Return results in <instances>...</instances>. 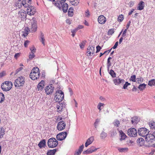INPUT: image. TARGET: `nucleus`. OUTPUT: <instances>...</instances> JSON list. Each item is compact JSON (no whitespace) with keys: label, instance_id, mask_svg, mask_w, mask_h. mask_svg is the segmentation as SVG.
I'll use <instances>...</instances> for the list:
<instances>
[{"label":"nucleus","instance_id":"nucleus-1","mask_svg":"<svg viewBox=\"0 0 155 155\" xmlns=\"http://www.w3.org/2000/svg\"><path fill=\"white\" fill-rule=\"evenodd\" d=\"M54 5L58 8L60 10H62L63 12L65 13L67 12L68 5L66 3H61L60 1H56L54 3Z\"/></svg>","mask_w":155,"mask_h":155},{"label":"nucleus","instance_id":"nucleus-2","mask_svg":"<svg viewBox=\"0 0 155 155\" xmlns=\"http://www.w3.org/2000/svg\"><path fill=\"white\" fill-rule=\"evenodd\" d=\"M12 83L10 81H5L4 83L1 84L2 89L4 91H7L10 90L12 87Z\"/></svg>","mask_w":155,"mask_h":155},{"label":"nucleus","instance_id":"nucleus-3","mask_svg":"<svg viewBox=\"0 0 155 155\" xmlns=\"http://www.w3.org/2000/svg\"><path fill=\"white\" fill-rule=\"evenodd\" d=\"M25 82L24 79L21 76L18 78L15 81L14 84L15 87L17 89L19 88V87L22 86Z\"/></svg>","mask_w":155,"mask_h":155},{"label":"nucleus","instance_id":"nucleus-4","mask_svg":"<svg viewBox=\"0 0 155 155\" xmlns=\"http://www.w3.org/2000/svg\"><path fill=\"white\" fill-rule=\"evenodd\" d=\"M64 94L61 91H58L55 94L54 99L56 101L60 102L64 99Z\"/></svg>","mask_w":155,"mask_h":155},{"label":"nucleus","instance_id":"nucleus-5","mask_svg":"<svg viewBox=\"0 0 155 155\" xmlns=\"http://www.w3.org/2000/svg\"><path fill=\"white\" fill-rule=\"evenodd\" d=\"M47 143L49 147L53 148L58 145V142L55 138L52 137L48 140Z\"/></svg>","mask_w":155,"mask_h":155},{"label":"nucleus","instance_id":"nucleus-6","mask_svg":"<svg viewBox=\"0 0 155 155\" xmlns=\"http://www.w3.org/2000/svg\"><path fill=\"white\" fill-rule=\"evenodd\" d=\"M30 21L31 25L30 29V32L32 33L36 31L37 28V21L36 20V19L34 18H33Z\"/></svg>","mask_w":155,"mask_h":155},{"label":"nucleus","instance_id":"nucleus-7","mask_svg":"<svg viewBox=\"0 0 155 155\" xmlns=\"http://www.w3.org/2000/svg\"><path fill=\"white\" fill-rule=\"evenodd\" d=\"M54 87L53 85L50 84L48 86H46L45 88V91L47 95L51 94L54 92Z\"/></svg>","mask_w":155,"mask_h":155},{"label":"nucleus","instance_id":"nucleus-8","mask_svg":"<svg viewBox=\"0 0 155 155\" xmlns=\"http://www.w3.org/2000/svg\"><path fill=\"white\" fill-rule=\"evenodd\" d=\"M145 140L146 142L150 144L154 142L155 140V137L153 134L148 133L145 137Z\"/></svg>","mask_w":155,"mask_h":155},{"label":"nucleus","instance_id":"nucleus-9","mask_svg":"<svg viewBox=\"0 0 155 155\" xmlns=\"http://www.w3.org/2000/svg\"><path fill=\"white\" fill-rule=\"evenodd\" d=\"M149 133L148 130L144 127L140 128L138 130L139 134L143 137H145Z\"/></svg>","mask_w":155,"mask_h":155},{"label":"nucleus","instance_id":"nucleus-10","mask_svg":"<svg viewBox=\"0 0 155 155\" xmlns=\"http://www.w3.org/2000/svg\"><path fill=\"white\" fill-rule=\"evenodd\" d=\"M127 134L130 137H135L137 136V131L135 128H131L128 130Z\"/></svg>","mask_w":155,"mask_h":155},{"label":"nucleus","instance_id":"nucleus-11","mask_svg":"<svg viewBox=\"0 0 155 155\" xmlns=\"http://www.w3.org/2000/svg\"><path fill=\"white\" fill-rule=\"evenodd\" d=\"M67 134V132L66 131L60 133L57 135V139L58 140L62 141L66 138Z\"/></svg>","mask_w":155,"mask_h":155},{"label":"nucleus","instance_id":"nucleus-12","mask_svg":"<svg viewBox=\"0 0 155 155\" xmlns=\"http://www.w3.org/2000/svg\"><path fill=\"white\" fill-rule=\"evenodd\" d=\"M66 124L63 121L59 122L57 125V129L59 131H62L64 130Z\"/></svg>","mask_w":155,"mask_h":155},{"label":"nucleus","instance_id":"nucleus-13","mask_svg":"<svg viewBox=\"0 0 155 155\" xmlns=\"http://www.w3.org/2000/svg\"><path fill=\"white\" fill-rule=\"evenodd\" d=\"M95 47L92 46H89L87 48V56H91L93 55L94 52Z\"/></svg>","mask_w":155,"mask_h":155},{"label":"nucleus","instance_id":"nucleus-14","mask_svg":"<svg viewBox=\"0 0 155 155\" xmlns=\"http://www.w3.org/2000/svg\"><path fill=\"white\" fill-rule=\"evenodd\" d=\"M113 81L116 85H118L120 84H123L124 83L125 81L123 79H120L118 77L114 79Z\"/></svg>","mask_w":155,"mask_h":155},{"label":"nucleus","instance_id":"nucleus-15","mask_svg":"<svg viewBox=\"0 0 155 155\" xmlns=\"http://www.w3.org/2000/svg\"><path fill=\"white\" fill-rule=\"evenodd\" d=\"M65 104L64 103L62 102L60 103V102H59L57 105V107L58 112L60 113L61 112L62 110L65 107Z\"/></svg>","mask_w":155,"mask_h":155},{"label":"nucleus","instance_id":"nucleus-16","mask_svg":"<svg viewBox=\"0 0 155 155\" xmlns=\"http://www.w3.org/2000/svg\"><path fill=\"white\" fill-rule=\"evenodd\" d=\"M106 21V18L103 15H101L98 17V21L101 24H104Z\"/></svg>","mask_w":155,"mask_h":155},{"label":"nucleus","instance_id":"nucleus-17","mask_svg":"<svg viewBox=\"0 0 155 155\" xmlns=\"http://www.w3.org/2000/svg\"><path fill=\"white\" fill-rule=\"evenodd\" d=\"M30 50L31 51V53L30 54V59H32L35 57V53L36 52V49L34 47L30 48Z\"/></svg>","mask_w":155,"mask_h":155},{"label":"nucleus","instance_id":"nucleus-18","mask_svg":"<svg viewBox=\"0 0 155 155\" xmlns=\"http://www.w3.org/2000/svg\"><path fill=\"white\" fill-rule=\"evenodd\" d=\"M26 14L24 10H21L18 12L19 17L23 19H25L26 17Z\"/></svg>","mask_w":155,"mask_h":155},{"label":"nucleus","instance_id":"nucleus-19","mask_svg":"<svg viewBox=\"0 0 155 155\" xmlns=\"http://www.w3.org/2000/svg\"><path fill=\"white\" fill-rule=\"evenodd\" d=\"M40 77V74L38 75L37 73H33L31 72L30 74V78L33 80L37 79Z\"/></svg>","mask_w":155,"mask_h":155},{"label":"nucleus","instance_id":"nucleus-20","mask_svg":"<svg viewBox=\"0 0 155 155\" xmlns=\"http://www.w3.org/2000/svg\"><path fill=\"white\" fill-rule=\"evenodd\" d=\"M94 137L93 136H91L87 140L85 143V146L87 147L88 145L91 144L94 140Z\"/></svg>","mask_w":155,"mask_h":155},{"label":"nucleus","instance_id":"nucleus-21","mask_svg":"<svg viewBox=\"0 0 155 155\" xmlns=\"http://www.w3.org/2000/svg\"><path fill=\"white\" fill-rule=\"evenodd\" d=\"M29 2V0H27L26 1L25 0H23L22 1V5L24 6V7L25 8H27L26 10V11L27 12V14L29 12V5L28 3H28Z\"/></svg>","mask_w":155,"mask_h":155},{"label":"nucleus","instance_id":"nucleus-22","mask_svg":"<svg viewBox=\"0 0 155 155\" xmlns=\"http://www.w3.org/2000/svg\"><path fill=\"white\" fill-rule=\"evenodd\" d=\"M44 83L45 82L43 80H41V81L38 83L37 87L38 91H41L42 90L45 85Z\"/></svg>","mask_w":155,"mask_h":155},{"label":"nucleus","instance_id":"nucleus-23","mask_svg":"<svg viewBox=\"0 0 155 155\" xmlns=\"http://www.w3.org/2000/svg\"><path fill=\"white\" fill-rule=\"evenodd\" d=\"M84 147L83 144L80 146L78 149L76 150L75 151L74 153V155H80L83 150Z\"/></svg>","mask_w":155,"mask_h":155},{"label":"nucleus","instance_id":"nucleus-24","mask_svg":"<svg viewBox=\"0 0 155 155\" xmlns=\"http://www.w3.org/2000/svg\"><path fill=\"white\" fill-rule=\"evenodd\" d=\"M22 2L21 0H18L16 1L15 4V6L16 7V9H20L22 5Z\"/></svg>","mask_w":155,"mask_h":155},{"label":"nucleus","instance_id":"nucleus-25","mask_svg":"<svg viewBox=\"0 0 155 155\" xmlns=\"http://www.w3.org/2000/svg\"><path fill=\"white\" fill-rule=\"evenodd\" d=\"M46 144V141L44 139L40 142L38 144V146L40 148H41L42 147H45Z\"/></svg>","mask_w":155,"mask_h":155},{"label":"nucleus","instance_id":"nucleus-26","mask_svg":"<svg viewBox=\"0 0 155 155\" xmlns=\"http://www.w3.org/2000/svg\"><path fill=\"white\" fill-rule=\"evenodd\" d=\"M30 15H34L36 12L35 8L33 6H30Z\"/></svg>","mask_w":155,"mask_h":155},{"label":"nucleus","instance_id":"nucleus-27","mask_svg":"<svg viewBox=\"0 0 155 155\" xmlns=\"http://www.w3.org/2000/svg\"><path fill=\"white\" fill-rule=\"evenodd\" d=\"M144 3L142 1H140L138 4L137 9L141 10L144 8Z\"/></svg>","mask_w":155,"mask_h":155},{"label":"nucleus","instance_id":"nucleus-28","mask_svg":"<svg viewBox=\"0 0 155 155\" xmlns=\"http://www.w3.org/2000/svg\"><path fill=\"white\" fill-rule=\"evenodd\" d=\"M145 142V140L144 139L142 138H138L137 140V143L140 146H142L143 145Z\"/></svg>","mask_w":155,"mask_h":155},{"label":"nucleus","instance_id":"nucleus-29","mask_svg":"<svg viewBox=\"0 0 155 155\" xmlns=\"http://www.w3.org/2000/svg\"><path fill=\"white\" fill-rule=\"evenodd\" d=\"M57 151V150L56 149L49 150L47 153V155H54Z\"/></svg>","mask_w":155,"mask_h":155},{"label":"nucleus","instance_id":"nucleus-30","mask_svg":"<svg viewBox=\"0 0 155 155\" xmlns=\"http://www.w3.org/2000/svg\"><path fill=\"white\" fill-rule=\"evenodd\" d=\"M119 133L120 134L121 137V138H120V140H124L127 137L126 134L121 130L119 131Z\"/></svg>","mask_w":155,"mask_h":155},{"label":"nucleus","instance_id":"nucleus-31","mask_svg":"<svg viewBox=\"0 0 155 155\" xmlns=\"http://www.w3.org/2000/svg\"><path fill=\"white\" fill-rule=\"evenodd\" d=\"M40 40L43 45H45V39L44 35L42 33H41L40 38Z\"/></svg>","mask_w":155,"mask_h":155},{"label":"nucleus","instance_id":"nucleus-32","mask_svg":"<svg viewBox=\"0 0 155 155\" xmlns=\"http://www.w3.org/2000/svg\"><path fill=\"white\" fill-rule=\"evenodd\" d=\"M147 85L144 83L141 84L139 85L138 88L140 91H142L144 90L146 87Z\"/></svg>","mask_w":155,"mask_h":155},{"label":"nucleus","instance_id":"nucleus-33","mask_svg":"<svg viewBox=\"0 0 155 155\" xmlns=\"http://www.w3.org/2000/svg\"><path fill=\"white\" fill-rule=\"evenodd\" d=\"M31 72L33 73H37L38 75L40 74L39 68L37 67H35L32 70Z\"/></svg>","mask_w":155,"mask_h":155},{"label":"nucleus","instance_id":"nucleus-34","mask_svg":"<svg viewBox=\"0 0 155 155\" xmlns=\"http://www.w3.org/2000/svg\"><path fill=\"white\" fill-rule=\"evenodd\" d=\"M29 31V28L28 27L25 28L23 31V34L22 35V36L24 37H26L28 34V32Z\"/></svg>","mask_w":155,"mask_h":155},{"label":"nucleus","instance_id":"nucleus-35","mask_svg":"<svg viewBox=\"0 0 155 155\" xmlns=\"http://www.w3.org/2000/svg\"><path fill=\"white\" fill-rule=\"evenodd\" d=\"M118 150L120 152H125L128 151V149L127 147L118 148Z\"/></svg>","mask_w":155,"mask_h":155},{"label":"nucleus","instance_id":"nucleus-36","mask_svg":"<svg viewBox=\"0 0 155 155\" xmlns=\"http://www.w3.org/2000/svg\"><path fill=\"white\" fill-rule=\"evenodd\" d=\"M149 125L152 129H155V122L153 121H151L149 122Z\"/></svg>","mask_w":155,"mask_h":155},{"label":"nucleus","instance_id":"nucleus-37","mask_svg":"<svg viewBox=\"0 0 155 155\" xmlns=\"http://www.w3.org/2000/svg\"><path fill=\"white\" fill-rule=\"evenodd\" d=\"M138 121V119L137 117L135 116L131 118V122L132 124H137Z\"/></svg>","mask_w":155,"mask_h":155},{"label":"nucleus","instance_id":"nucleus-38","mask_svg":"<svg viewBox=\"0 0 155 155\" xmlns=\"http://www.w3.org/2000/svg\"><path fill=\"white\" fill-rule=\"evenodd\" d=\"M5 134V130L3 127H1L0 128V138L3 137Z\"/></svg>","mask_w":155,"mask_h":155},{"label":"nucleus","instance_id":"nucleus-39","mask_svg":"<svg viewBox=\"0 0 155 155\" xmlns=\"http://www.w3.org/2000/svg\"><path fill=\"white\" fill-rule=\"evenodd\" d=\"M73 8L71 7L70 8L68 9V15L70 17H72L73 16Z\"/></svg>","mask_w":155,"mask_h":155},{"label":"nucleus","instance_id":"nucleus-40","mask_svg":"<svg viewBox=\"0 0 155 155\" xmlns=\"http://www.w3.org/2000/svg\"><path fill=\"white\" fill-rule=\"evenodd\" d=\"M148 85L150 86H152L153 85H155V80L153 79L151 80L150 81H149Z\"/></svg>","mask_w":155,"mask_h":155},{"label":"nucleus","instance_id":"nucleus-41","mask_svg":"<svg viewBox=\"0 0 155 155\" xmlns=\"http://www.w3.org/2000/svg\"><path fill=\"white\" fill-rule=\"evenodd\" d=\"M109 74L111 75L112 78H115L116 77V74L113 70H110L109 72Z\"/></svg>","mask_w":155,"mask_h":155},{"label":"nucleus","instance_id":"nucleus-42","mask_svg":"<svg viewBox=\"0 0 155 155\" xmlns=\"http://www.w3.org/2000/svg\"><path fill=\"white\" fill-rule=\"evenodd\" d=\"M94 152V150H91L90 148L83 152V153L85 154H89Z\"/></svg>","mask_w":155,"mask_h":155},{"label":"nucleus","instance_id":"nucleus-43","mask_svg":"<svg viewBox=\"0 0 155 155\" xmlns=\"http://www.w3.org/2000/svg\"><path fill=\"white\" fill-rule=\"evenodd\" d=\"M5 100V97L4 94L0 92V103H1Z\"/></svg>","mask_w":155,"mask_h":155},{"label":"nucleus","instance_id":"nucleus-44","mask_svg":"<svg viewBox=\"0 0 155 155\" xmlns=\"http://www.w3.org/2000/svg\"><path fill=\"white\" fill-rule=\"evenodd\" d=\"M110 134L111 136L112 137L115 136L117 134L116 130H112L110 131Z\"/></svg>","mask_w":155,"mask_h":155},{"label":"nucleus","instance_id":"nucleus-45","mask_svg":"<svg viewBox=\"0 0 155 155\" xmlns=\"http://www.w3.org/2000/svg\"><path fill=\"white\" fill-rule=\"evenodd\" d=\"M113 124L115 126L117 127H119L120 124L119 121L117 120H114L113 122Z\"/></svg>","mask_w":155,"mask_h":155},{"label":"nucleus","instance_id":"nucleus-46","mask_svg":"<svg viewBox=\"0 0 155 155\" xmlns=\"http://www.w3.org/2000/svg\"><path fill=\"white\" fill-rule=\"evenodd\" d=\"M107 134L103 131L101 134L100 137L101 139H104L107 137Z\"/></svg>","mask_w":155,"mask_h":155},{"label":"nucleus","instance_id":"nucleus-47","mask_svg":"<svg viewBox=\"0 0 155 155\" xmlns=\"http://www.w3.org/2000/svg\"><path fill=\"white\" fill-rule=\"evenodd\" d=\"M118 21L119 22L122 21L124 19V16L122 15H121L118 17Z\"/></svg>","mask_w":155,"mask_h":155},{"label":"nucleus","instance_id":"nucleus-48","mask_svg":"<svg viewBox=\"0 0 155 155\" xmlns=\"http://www.w3.org/2000/svg\"><path fill=\"white\" fill-rule=\"evenodd\" d=\"M136 75H133L131 76L130 78V81H132L134 82H135L136 81Z\"/></svg>","mask_w":155,"mask_h":155},{"label":"nucleus","instance_id":"nucleus-49","mask_svg":"<svg viewBox=\"0 0 155 155\" xmlns=\"http://www.w3.org/2000/svg\"><path fill=\"white\" fill-rule=\"evenodd\" d=\"M114 33V29L112 28L109 30L108 32V35H111Z\"/></svg>","mask_w":155,"mask_h":155},{"label":"nucleus","instance_id":"nucleus-50","mask_svg":"<svg viewBox=\"0 0 155 155\" xmlns=\"http://www.w3.org/2000/svg\"><path fill=\"white\" fill-rule=\"evenodd\" d=\"M104 104L103 103H99L97 106V108L100 111L101 110V107H103Z\"/></svg>","mask_w":155,"mask_h":155},{"label":"nucleus","instance_id":"nucleus-51","mask_svg":"<svg viewBox=\"0 0 155 155\" xmlns=\"http://www.w3.org/2000/svg\"><path fill=\"white\" fill-rule=\"evenodd\" d=\"M127 29H126L122 33V36L124 38H125L127 37V34L126 33L127 32Z\"/></svg>","mask_w":155,"mask_h":155},{"label":"nucleus","instance_id":"nucleus-52","mask_svg":"<svg viewBox=\"0 0 155 155\" xmlns=\"http://www.w3.org/2000/svg\"><path fill=\"white\" fill-rule=\"evenodd\" d=\"M130 85V83H129L128 82H126L125 83L124 85L123 88L125 89L127 88V87Z\"/></svg>","mask_w":155,"mask_h":155},{"label":"nucleus","instance_id":"nucleus-53","mask_svg":"<svg viewBox=\"0 0 155 155\" xmlns=\"http://www.w3.org/2000/svg\"><path fill=\"white\" fill-rule=\"evenodd\" d=\"M137 81H138V83H141L143 81V78L141 77H139V78H137Z\"/></svg>","mask_w":155,"mask_h":155},{"label":"nucleus","instance_id":"nucleus-54","mask_svg":"<svg viewBox=\"0 0 155 155\" xmlns=\"http://www.w3.org/2000/svg\"><path fill=\"white\" fill-rule=\"evenodd\" d=\"M77 31V29H76V28L71 31V32L72 33V35L73 37H74L75 35V33Z\"/></svg>","mask_w":155,"mask_h":155},{"label":"nucleus","instance_id":"nucleus-55","mask_svg":"<svg viewBox=\"0 0 155 155\" xmlns=\"http://www.w3.org/2000/svg\"><path fill=\"white\" fill-rule=\"evenodd\" d=\"M23 69V68L22 67H20L19 68L17 69L15 71V74H17L20 71H21Z\"/></svg>","mask_w":155,"mask_h":155},{"label":"nucleus","instance_id":"nucleus-56","mask_svg":"<svg viewBox=\"0 0 155 155\" xmlns=\"http://www.w3.org/2000/svg\"><path fill=\"white\" fill-rule=\"evenodd\" d=\"M101 49V47L99 45H98L96 47V53H97L99 52Z\"/></svg>","mask_w":155,"mask_h":155},{"label":"nucleus","instance_id":"nucleus-57","mask_svg":"<svg viewBox=\"0 0 155 155\" xmlns=\"http://www.w3.org/2000/svg\"><path fill=\"white\" fill-rule=\"evenodd\" d=\"M28 43L29 41L28 40H26L25 41L24 43V45L25 46V47H27Z\"/></svg>","mask_w":155,"mask_h":155},{"label":"nucleus","instance_id":"nucleus-58","mask_svg":"<svg viewBox=\"0 0 155 155\" xmlns=\"http://www.w3.org/2000/svg\"><path fill=\"white\" fill-rule=\"evenodd\" d=\"M85 43L83 41L80 44V46L81 48H84Z\"/></svg>","mask_w":155,"mask_h":155},{"label":"nucleus","instance_id":"nucleus-59","mask_svg":"<svg viewBox=\"0 0 155 155\" xmlns=\"http://www.w3.org/2000/svg\"><path fill=\"white\" fill-rule=\"evenodd\" d=\"M20 55V53H16L15 55L14 58H15L16 59H17L19 57Z\"/></svg>","mask_w":155,"mask_h":155},{"label":"nucleus","instance_id":"nucleus-60","mask_svg":"<svg viewBox=\"0 0 155 155\" xmlns=\"http://www.w3.org/2000/svg\"><path fill=\"white\" fill-rule=\"evenodd\" d=\"M118 41H117L115 43L114 45V46H113V47L112 48H113L114 49H115L116 48L118 45Z\"/></svg>","mask_w":155,"mask_h":155},{"label":"nucleus","instance_id":"nucleus-61","mask_svg":"<svg viewBox=\"0 0 155 155\" xmlns=\"http://www.w3.org/2000/svg\"><path fill=\"white\" fill-rule=\"evenodd\" d=\"M76 2L74 3H72V5L74 6H77L79 3V0H76Z\"/></svg>","mask_w":155,"mask_h":155},{"label":"nucleus","instance_id":"nucleus-62","mask_svg":"<svg viewBox=\"0 0 155 155\" xmlns=\"http://www.w3.org/2000/svg\"><path fill=\"white\" fill-rule=\"evenodd\" d=\"M130 23H131V21H129L128 23H127V25L126 26V29H128V28H129L130 26Z\"/></svg>","mask_w":155,"mask_h":155},{"label":"nucleus","instance_id":"nucleus-63","mask_svg":"<svg viewBox=\"0 0 155 155\" xmlns=\"http://www.w3.org/2000/svg\"><path fill=\"white\" fill-rule=\"evenodd\" d=\"M5 73L4 72H3L0 73V78H2L5 75Z\"/></svg>","mask_w":155,"mask_h":155},{"label":"nucleus","instance_id":"nucleus-64","mask_svg":"<svg viewBox=\"0 0 155 155\" xmlns=\"http://www.w3.org/2000/svg\"><path fill=\"white\" fill-rule=\"evenodd\" d=\"M91 150H94V152L95 151L97 150V149L95 148L94 147L92 146L89 148Z\"/></svg>","mask_w":155,"mask_h":155}]
</instances>
